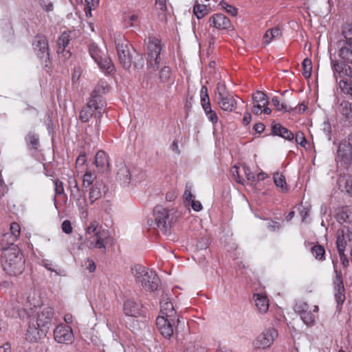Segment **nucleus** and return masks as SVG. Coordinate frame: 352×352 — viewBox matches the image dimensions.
Wrapping results in <instances>:
<instances>
[{
  "instance_id": "nucleus-11",
  "label": "nucleus",
  "mask_w": 352,
  "mask_h": 352,
  "mask_svg": "<svg viewBox=\"0 0 352 352\" xmlns=\"http://www.w3.org/2000/svg\"><path fill=\"white\" fill-rule=\"evenodd\" d=\"M278 336V331L274 327H270L257 337L255 345L263 349L267 348L274 343Z\"/></svg>"
},
{
  "instance_id": "nucleus-31",
  "label": "nucleus",
  "mask_w": 352,
  "mask_h": 352,
  "mask_svg": "<svg viewBox=\"0 0 352 352\" xmlns=\"http://www.w3.org/2000/svg\"><path fill=\"white\" fill-rule=\"evenodd\" d=\"M10 231V232L5 234L3 237L9 243L12 244L20 236L21 228L19 224L15 222L11 223Z\"/></svg>"
},
{
  "instance_id": "nucleus-23",
  "label": "nucleus",
  "mask_w": 352,
  "mask_h": 352,
  "mask_svg": "<svg viewBox=\"0 0 352 352\" xmlns=\"http://www.w3.org/2000/svg\"><path fill=\"white\" fill-rule=\"evenodd\" d=\"M46 330L39 328L36 324L30 323L25 334L26 340L31 342H38L45 334Z\"/></svg>"
},
{
  "instance_id": "nucleus-48",
  "label": "nucleus",
  "mask_w": 352,
  "mask_h": 352,
  "mask_svg": "<svg viewBox=\"0 0 352 352\" xmlns=\"http://www.w3.org/2000/svg\"><path fill=\"white\" fill-rule=\"evenodd\" d=\"M138 19V15L136 13H129L124 16L123 22L126 26H133Z\"/></svg>"
},
{
  "instance_id": "nucleus-25",
  "label": "nucleus",
  "mask_w": 352,
  "mask_h": 352,
  "mask_svg": "<svg viewBox=\"0 0 352 352\" xmlns=\"http://www.w3.org/2000/svg\"><path fill=\"white\" fill-rule=\"evenodd\" d=\"M338 56L344 62L352 64V43L340 41Z\"/></svg>"
},
{
  "instance_id": "nucleus-20",
  "label": "nucleus",
  "mask_w": 352,
  "mask_h": 352,
  "mask_svg": "<svg viewBox=\"0 0 352 352\" xmlns=\"http://www.w3.org/2000/svg\"><path fill=\"white\" fill-rule=\"evenodd\" d=\"M217 100L219 107L225 111L232 112L236 107V101L231 93L217 97Z\"/></svg>"
},
{
  "instance_id": "nucleus-45",
  "label": "nucleus",
  "mask_w": 352,
  "mask_h": 352,
  "mask_svg": "<svg viewBox=\"0 0 352 352\" xmlns=\"http://www.w3.org/2000/svg\"><path fill=\"white\" fill-rule=\"evenodd\" d=\"M160 79L162 82H167L171 80V69L168 66L163 67L160 71Z\"/></svg>"
},
{
  "instance_id": "nucleus-17",
  "label": "nucleus",
  "mask_w": 352,
  "mask_h": 352,
  "mask_svg": "<svg viewBox=\"0 0 352 352\" xmlns=\"http://www.w3.org/2000/svg\"><path fill=\"white\" fill-rule=\"evenodd\" d=\"M53 315L54 309L52 307H44L37 314L36 325L39 328L49 329Z\"/></svg>"
},
{
  "instance_id": "nucleus-53",
  "label": "nucleus",
  "mask_w": 352,
  "mask_h": 352,
  "mask_svg": "<svg viewBox=\"0 0 352 352\" xmlns=\"http://www.w3.org/2000/svg\"><path fill=\"white\" fill-rule=\"evenodd\" d=\"M89 54L96 62L99 61L100 58L102 57L100 50L94 45L89 47Z\"/></svg>"
},
{
  "instance_id": "nucleus-29",
  "label": "nucleus",
  "mask_w": 352,
  "mask_h": 352,
  "mask_svg": "<svg viewBox=\"0 0 352 352\" xmlns=\"http://www.w3.org/2000/svg\"><path fill=\"white\" fill-rule=\"evenodd\" d=\"M117 177L124 184H129L131 182V173L124 163L117 164Z\"/></svg>"
},
{
  "instance_id": "nucleus-2",
  "label": "nucleus",
  "mask_w": 352,
  "mask_h": 352,
  "mask_svg": "<svg viewBox=\"0 0 352 352\" xmlns=\"http://www.w3.org/2000/svg\"><path fill=\"white\" fill-rule=\"evenodd\" d=\"M106 104L105 100L89 98L80 111L79 118L82 122H87L91 118L94 119L96 133L99 131L101 118L105 111Z\"/></svg>"
},
{
  "instance_id": "nucleus-16",
  "label": "nucleus",
  "mask_w": 352,
  "mask_h": 352,
  "mask_svg": "<svg viewBox=\"0 0 352 352\" xmlns=\"http://www.w3.org/2000/svg\"><path fill=\"white\" fill-rule=\"evenodd\" d=\"M107 192V187L102 180H96L89 190V200L91 204L102 198Z\"/></svg>"
},
{
  "instance_id": "nucleus-61",
  "label": "nucleus",
  "mask_w": 352,
  "mask_h": 352,
  "mask_svg": "<svg viewBox=\"0 0 352 352\" xmlns=\"http://www.w3.org/2000/svg\"><path fill=\"white\" fill-rule=\"evenodd\" d=\"M62 230L66 234H70L72 232V227L70 221L65 220L62 223Z\"/></svg>"
},
{
  "instance_id": "nucleus-49",
  "label": "nucleus",
  "mask_w": 352,
  "mask_h": 352,
  "mask_svg": "<svg viewBox=\"0 0 352 352\" xmlns=\"http://www.w3.org/2000/svg\"><path fill=\"white\" fill-rule=\"evenodd\" d=\"M242 170L247 180L252 185H255L256 183V179L254 174L251 171L249 167L243 166Z\"/></svg>"
},
{
  "instance_id": "nucleus-27",
  "label": "nucleus",
  "mask_w": 352,
  "mask_h": 352,
  "mask_svg": "<svg viewBox=\"0 0 352 352\" xmlns=\"http://www.w3.org/2000/svg\"><path fill=\"white\" fill-rule=\"evenodd\" d=\"M253 299L259 313L262 314L267 313L269 309V300L267 297L262 294H256L254 295Z\"/></svg>"
},
{
  "instance_id": "nucleus-44",
  "label": "nucleus",
  "mask_w": 352,
  "mask_h": 352,
  "mask_svg": "<svg viewBox=\"0 0 352 352\" xmlns=\"http://www.w3.org/2000/svg\"><path fill=\"white\" fill-rule=\"evenodd\" d=\"M96 179V177L91 171L87 170L83 177L82 186L85 188L91 186Z\"/></svg>"
},
{
  "instance_id": "nucleus-47",
  "label": "nucleus",
  "mask_w": 352,
  "mask_h": 352,
  "mask_svg": "<svg viewBox=\"0 0 352 352\" xmlns=\"http://www.w3.org/2000/svg\"><path fill=\"white\" fill-rule=\"evenodd\" d=\"M25 140L28 143V144L31 146V148L32 149H37L38 145H39V140H38V137L37 135L36 134H34V133H29L26 138H25Z\"/></svg>"
},
{
  "instance_id": "nucleus-9",
  "label": "nucleus",
  "mask_w": 352,
  "mask_h": 352,
  "mask_svg": "<svg viewBox=\"0 0 352 352\" xmlns=\"http://www.w3.org/2000/svg\"><path fill=\"white\" fill-rule=\"evenodd\" d=\"M336 162L338 166L344 169H347L351 166L352 163V150H351L349 145L346 144H339Z\"/></svg>"
},
{
  "instance_id": "nucleus-57",
  "label": "nucleus",
  "mask_w": 352,
  "mask_h": 352,
  "mask_svg": "<svg viewBox=\"0 0 352 352\" xmlns=\"http://www.w3.org/2000/svg\"><path fill=\"white\" fill-rule=\"evenodd\" d=\"M98 0H85L87 7L85 8L86 15L91 16V10L98 3Z\"/></svg>"
},
{
  "instance_id": "nucleus-43",
  "label": "nucleus",
  "mask_w": 352,
  "mask_h": 352,
  "mask_svg": "<svg viewBox=\"0 0 352 352\" xmlns=\"http://www.w3.org/2000/svg\"><path fill=\"white\" fill-rule=\"evenodd\" d=\"M311 254L318 260L322 261L325 254L324 248L320 245H315L311 249Z\"/></svg>"
},
{
  "instance_id": "nucleus-7",
  "label": "nucleus",
  "mask_w": 352,
  "mask_h": 352,
  "mask_svg": "<svg viewBox=\"0 0 352 352\" xmlns=\"http://www.w3.org/2000/svg\"><path fill=\"white\" fill-rule=\"evenodd\" d=\"M118 60L122 66L125 69L130 68L132 63V55L130 52V44L124 38H118L116 40Z\"/></svg>"
},
{
  "instance_id": "nucleus-46",
  "label": "nucleus",
  "mask_w": 352,
  "mask_h": 352,
  "mask_svg": "<svg viewBox=\"0 0 352 352\" xmlns=\"http://www.w3.org/2000/svg\"><path fill=\"white\" fill-rule=\"evenodd\" d=\"M302 75L305 78H309L311 74L312 64L311 60L309 58L304 59L302 63Z\"/></svg>"
},
{
  "instance_id": "nucleus-19",
  "label": "nucleus",
  "mask_w": 352,
  "mask_h": 352,
  "mask_svg": "<svg viewBox=\"0 0 352 352\" xmlns=\"http://www.w3.org/2000/svg\"><path fill=\"white\" fill-rule=\"evenodd\" d=\"M70 199L76 203L79 212L82 214H87L88 205L87 203L85 194L82 190L80 189L78 190H74V192H71Z\"/></svg>"
},
{
  "instance_id": "nucleus-60",
  "label": "nucleus",
  "mask_w": 352,
  "mask_h": 352,
  "mask_svg": "<svg viewBox=\"0 0 352 352\" xmlns=\"http://www.w3.org/2000/svg\"><path fill=\"white\" fill-rule=\"evenodd\" d=\"M84 266L89 272H94L96 268L94 261L89 258L85 261Z\"/></svg>"
},
{
  "instance_id": "nucleus-14",
  "label": "nucleus",
  "mask_w": 352,
  "mask_h": 352,
  "mask_svg": "<svg viewBox=\"0 0 352 352\" xmlns=\"http://www.w3.org/2000/svg\"><path fill=\"white\" fill-rule=\"evenodd\" d=\"M109 231L104 229L86 242L89 244L90 248L105 250L106 245L109 242Z\"/></svg>"
},
{
  "instance_id": "nucleus-35",
  "label": "nucleus",
  "mask_w": 352,
  "mask_h": 352,
  "mask_svg": "<svg viewBox=\"0 0 352 352\" xmlns=\"http://www.w3.org/2000/svg\"><path fill=\"white\" fill-rule=\"evenodd\" d=\"M272 131L275 135L280 136L286 140H292L294 139V134L289 130L282 126L279 124L273 125Z\"/></svg>"
},
{
  "instance_id": "nucleus-30",
  "label": "nucleus",
  "mask_w": 352,
  "mask_h": 352,
  "mask_svg": "<svg viewBox=\"0 0 352 352\" xmlns=\"http://www.w3.org/2000/svg\"><path fill=\"white\" fill-rule=\"evenodd\" d=\"M349 240L344 239H336V247L340 256V261L344 267H347L349 265V261L344 254V250Z\"/></svg>"
},
{
  "instance_id": "nucleus-32",
  "label": "nucleus",
  "mask_w": 352,
  "mask_h": 352,
  "mask_svg": "<svg viewBox=\"0 0 352 352\" xmlns=\"http://www.w3.org/2000/svg\"><path fill=\"white\" fill-rule=\"evenodd\" d=\"M102 230L104 228L100 225L99 222L96 220L91 221L85 228V241H88Z\"/></svg>"
},
{
  "instance_id": "nucleus-21",
  "label": "nucleus",
  "mask_w": 352,
  "mask_h": 352,
  "mask_svg": "<svg viewBox=\"0 0 352 352\" xmlns=\"http://www.w3.org/2000/svg\"><path fill=\"white\" fill-rule=\"evenodd\" d=\"M209 22L211 26L219 30H229L231 22L228 18L222 14H215L210 18Z\"/></svg>"
},
{
  "instance_id": "nucleus-1",
  "label": "nucleus",
  "mask_w": 352,
  "mask_h": 352,
  "mask_svg": "<svg viewBox=\"0 0 352 352\" xmlns=\"http://www.w3.org/2000/svg\"><path fill=\"white\" fill-rule=\"evenodd\" d=\"M1 265L3 271L10 276H17L25 270V259L16 247L4 249L1 254Z\"/></svg>"
},
{
  "instance_id": "nucleus-34",
  "label": "nucleus",
  "mask_w": 352,
  "mask_h": 352,
  "mask_svg": "<svg viewBox=\"0 0 352 352\" xmlns=\"http://www.w3.org/2000/svg\"><path fill=\"white\" fill-rule=\"evenodd\" d=\"M331 65L333 71V75L336 81H339L338 78L342 79L346 75V65L339 63L338 60H332Z\"/></svg>"
},
{
  "instance_id": "nucleus-12",
  "label": "nucleus",
  "mask_w": 352,
  "mask_h": 352,
  "mask_svg": "<svg viewBox=\"0 0 352 352\" xmlns=\"http://www.w3.org/2000/svg\"><path fill=\"white\" fill-rule=\"evenodd\" d=\"M335 277L333 278L334 296L338 305H342L345 300L344 287L342 273L333 263Z\"/></svg>"
},
{
  "instance_id": "nucleus-22",
  "label": "nucleus",
  "mask_w": 352,
  "mask_h": 352,
  "mask_svg": "<svg viewBox=\"0 0 352 352\" xmlns=\"http://www.w3.org/2000/svg\"><path fill=\"white\" fill-rule=\"evenodd\" d=\"M309 306L306 302H302L296 307V311L299 312L300 316L305 324L311 326L315 322V316L311 311L308 310Z\"/></svg>"
},
{
  "instance_id": "nucleus-37",
  "label": "nucleus",
  "mask_w": 352,
  "mask_h": 352,
  "mask_svg": "<svg viewBox=\"0 0 352 352\" xmlns=\"http://www.w3.org/2000/svg\"><path fill=\"white\" fill-rule=\"evenodd\" d=\"M42 265L47 270L54 272L58 276H65L67 275L66 271L65 270L57 269V265L49 260H43L42 261Z\"/></svg>"
},
{
  "instance_id": "nucleus-8",
  "label": "nucleus",
  "mask_w": 352,
  "mask_h": 352,
  "mask_svg": "<svg viewBox=\"0 0 352 352\" xmlns=\"http://www.w3.org/2000/svg\"><path fill=\"white\" fill-rule=\"evenodd\" d=\"M147 48V67L155 71L158 69L160 61V55L162 50L160 41L156 38H153L149 41Z\"/></svg>"
},
{
  "instance_id": "nucleus-36",
  "label": "nucleus",
  "mask_w": 352,
  "mask_h": 352,
  "mask_svg": "<svg viewBox=\"0 0 352 352\" xmlns=\"http://www.w3.org/2000/svg\"><path fill=\"white\" fill-rule=\"evenodd\" d=\"M100 68L106 74H111L114 71V65L107 56L101 57L99 61L96 62Z\"/></svg>"
},
{
  "instance_id": "nucleus-59",
  "label": "nucleus",
  "mask_w": 352,
  "mask_h": 352,
  "mask_svg": "<svg viewBox=\"0 0 352 352\" xmlns=\"http://www.w3.org/2000/svg\"><path fill=\"white\" fill-rule=\"evenodd\" d=\"M217 98L222 96L223 95H226L229 94L230 92L226 89L225 85L219 82L217 85Z\"/></svg>"
},
{
  "instance_id": "nucleus-51",
  "label": "nucleus",
  "mask_w": 352,
  "mask_h": 352,
  "mask_svg": "<svg viewBox=\"0 0 352 352\" xmlns=\"http://www.w3.org/2000/svg\"><path fill=\"white\" fill-rule=\"evenodd\" d=\"M221 9H223L228 14L232 16H235L237 14V10L232 6L229 5L225 1H221L219 3Z\"/></svg>"
},
{
  "instance_id": "nucleus-64",
  "label": "nucleus",
  "mask_w": 352,
  "mask_h": 352,
  "mask_svg": "<svg viewBox=\"0 0 352 352\" xmlns=\"http://www.w3.org/2000/svg\"><path fill=\"white\" fill-rule=\"evenodd\" d=\"M155 4L158 9L162 12L166 11V0H155Z\"/></svg>"
},
{
  "instance_id": "nucleus-38",
  "label": "nucleus",
  "mask_w": 352,
  "mask_h": 352,
  "mask_svg": "<svg viewBox=\"0 0 352 352\" xmlns=\"http://www.w3.org/2000/svg\"><path fill=\"white\" fill-rule=\"evenodd\" d=\"M281 32L278 28H272L266 31L263 36V43L269 44L274 38L280 36Z\"/></svg>"
},
{
  "instance_id": "nucleus-13",
  "label": "nucleus",
  "mask_w": 352,
  "mask_h": 352,
  "mask_svg": "<svg viewBox=\"0 0 352 352\" xmlns=\"http://www.w3.org/2000/svg\"><path fill=\"white\" fill-rule=\"evenodd\" d=\"M201 104L207 116V118L213 124L218 122V116L215 111L211 109L209 96L208 94V89L206 86H202L200 91Z\"/></svg>"
},
{
  "instance_id": "nucleus-3",
  "label": "nucleus",
  "mask_w": 352,
  "mask_h": 352,
  "mask_svg": "<svg viewBox=\"0 0 352 352\" xmlns=\"http://www.w3.org/2000/svg\"><path fill=\"white\" fill-rule=\"evenodd\" d=\"M131 270L135 281L140 284L144 289L153 292L157 289L160 279L155 271L141 265L134 266Z\"/></svg>"
},
{
  "instance_id": "nucleus-52",
  "label": "nucleus",
  "mask_w": 352,
  "mask_h": 352,
  "mask_svg": "<svg viewBox=\"0 0 352 352\" xmlns=\"http://www.w3.org/2000/svg\"><path fill=\"white\" fill-rule=\"evenodd\" d=\"M230 171L235 181L239 184H243L244 182V178L241 175V171L239 170V167L234 166L231 168Z\"/></svg>"
},
{
  "instance_id": "nucleus-33",
  "label": "nucleus",
  "mask_w": 352,
  "mask_h": 352,
  "mask_svg": "<svg viewBox=\"0 0 352 352\" xmlns=\"http://www.w3.org/2000/svg\"><path fill=\"white\" fill-rule=\"evenodd\" d=\"M341 91L352 97V78L346 75L337 82Z\"/></svg>"
},
{
  "instance_id": "nucleus-50",
  "label": "nucleus",
  "mask_w": 352,
  "mask_h": 352,
  "mask_svg": "<svg viewBox=\"0 0 352 352\" xmlns=\"http://www.w3.org/2000/svg\"><path fill=\"white\" fill-rule=\"evenodd\" d=\"M193 12L197 19H201L207 14L206 7L205 5L197 4L193 8Z\"/></svg>"
},
{
  "instance_id": "nucleus-15",
  "label": "nucleus",
  "mask_w": 352,
  "mask_h": 352,
  "mask_svg": "<svg viewBox=\"0 0 352 352\" xmlns=\"http://www.w3.org/2000/svg\"><path fill=\"white\" fill-rule=\"evenodd\" d=\"M159 316L170 318V320H172L171 318H180L166 294L163 296L160 302V315Z\"/></svg>"
},
{
  "instance_id": "nucleus-56",
  "label": "nucleus",
  "mask_w": 352,
  "mask_h": 352,
  "mask_svg": "<svg viewBox=\"0 0 352 352\" xmlns=\"http://www.w3.org/2000/svg\"><path fill=\"white\" fill-rule=\"evenodd\" d=\"M68 185H69L70 193L72 192H74V190H80V188L78 185V182H77L76 179L73 177H69Z\"/></svg>"
},
{
  "instance_id": "nucleus-4",
  "label": "nucleus",
  "mask_w": 352,
  "mask_h": 352,
  "mask_svg": "<svg viewBox=\"0 0 352 352\" xmlns=\"http://www.w3.org/2000/svg\"><path fill=\"white\" fill-rule=\"evenodd\" d=\"M153 220H149L148 223L158 232L165 234L170 229L173 217L170 211L162 206H157L153 210Z\"/></svg>"
},
{
  "instance_id": "nucleus-63",
  "label": "nucleus",
  "mask_w": 352,
  "mask_h": 352,
  "mask_svg": "<svg viewBox=\"0 0 352 352\" xmlns=\"http://www.w3.org/2000/svg\"><path fill=\"white\" fill-rule=\"evenodd\" d=\"M345 190L346 192L352 196V178L349 177L345 181L344 185Z\"/></svg>"
},
{
  "instance_id": "nucleus-42",
  "label": "nucleus",
  "mask_w": 352,
  "mask_h": 352,
  "mask_svg": "<svg viewBox=\"0 0 352 352\" xmlns=\"http://www.w3.org/2000/svg\"><path fill=\"white\" fill-rule=\"evenodd\" d=\"M252 100L254 103L261 104L267 106L268 104V100L266 98V95L260 91H257L252 95Z\"/></svg>"
},
{
  "instance_id": "nucleus-41",
  "label": "nucleus",
  "mask_w": 352,
  "mask_h": 352,
  "mask_svg": "<svg viewBox=\"0 0 352 352\" xmlns=\"http://www.w3.org/2000/svg\"><path fill=\"white\" fill-rule=\"evenodd\" d=\"M70 41V34L68 32H63L58 41V54L60 53L61 48H65Z\"/></svg>"
},
{
  "instance_id": "nucleus-58",
  "label": "nucleus",
  "mask_w": 352,
  "mask_h": 352,
  "mask_svg": "<svg viewBox=\"0 0 352 352\" xmlns=\"http://www.w3.org/2000/svg\"><path fill=\"white\" fill-rule=\"evenodd\" d=\"M296 142L297 144L301 145L303 147H305V145L307 144V140L302 132H298L296 135L295 138Z\"/></svg>"
},
{
  "instance_id": "nucleus-39",
  "label": "nucleus",
  "mask_w": 352,
  "mask_h": 352,
  "mask_svg": "<svg viewBox=\"0 0 352 352\" xmlns=\"http://www.w3.org/2000/svg\"><path fill=\"white\" fill-rule=\"evenodd\" d=\"M338 111L344 118H348L352 113L351 104L348 101H342L338 108Z\"/></svg>"
},
{
  "instance_id": "nucleus-40",
  "label": "nucleus",
  "mask_w": 352,
  "mask_h": 352,
  "mask_svg": "<svg viewBox=\"0 0 352 352\" xmlns=\"http://www.w3.org/2000/svg\"><path fill=\"white\" fill-rule=\"evenodd\" d=\"M273 179L277 187L280 188L283 191L287 190V183L285 177L282 174L275 173L273 175Z\"/></svg>"
},
{
  "instance_id": "nucleus-54",
  "label": "nucleus",
  "mask_w": 352,
  "mask_h": 352,
  "mask_svg": "<svg viewBox=\"0 0 352 352\" xmlns=\"http://www.w3.org/2000/svg\"><path fill=\"white\" fill-rule=\"evenodd\" d=\"M342 34L344 37L342 41L352 43V25L345 26L342 30Z\"/></svg>"
},
{
  "instance_id": "nucleus-62",
  "label": "nucleus",
  "mask_w": 352,
  "mask_h": 352,
  "mask_svg": "<svg viewBox=\"0 0 352 352\" xmlns=\"http://www.w3.org/2000/svg\"><path fill=\"white\" fill-rule=\"evenodd\" d=\"M55 192L56 195H62L64 192L63 182L58 180L54 182Z\"/></svg>"
},
{
  "instance_id": "nucleus-26",
  "label": "nucleus",
  "mask_w": 352,
  "mask_h": 352,
  "mask_svg": "<svg viewBox=\"0 0 352 352\" xmlns=\"http://www.w3.org/2000/svg\"><path fill=\"white\" fill-rule=\"evenodd\" d=\"M95 165L100 172H105L109 167V159L105 152L99 151L95 157Z\"/></svg>"
},
{
  "instance_id": "nucleus-6",
  "label": "nucleus",
  "mask_w": 352,
  "mask_h": 352,
  "mask_svg": "<svg viewBox=\"0 0 352 352\" xmlns=\"http://www.w3.org/2000/svg\"><path fill=\"white\" fill-rule=\"evenodd\" d=\"M170 318L158 316L156 319V325L160 333L166 339H169L177 332V328L181 323L180 318Z\"/></svg>"
},
{
  "instance_id": "nucleus-10",
  "label": "nucleus",
  "mask_w": 352,
  "mask_h": 352,
  "mask_svg": "<svg viewBox=\"0 0 352 352\" xmlns=\"http://www.w3.org/2000/svg\"><path fill=\"white\" fill-rule=\"evenodd\" d=\"M54 340L61 344H69L74 340L72 329L70 326L60 324L54 330Z\"/></svg>"
},
{
  "instance_id": "nucleus-5",
  "label": "nucleus",
  "mask_w": 352,
  "mask_h": 352,
  "mask_svg": "<svg viewBox=\"0 0 352 352\" xmlns=\"http://www.w3.org/2000/svg\"><path fill=\"white\" fill-rule=\"evenodd\" d=\"M336 218L342 226L337 232V239L352 241V208L344 206L338 208Z\"/></svg>"
},
{
  "instance_id": "nucleus-18",
  "label": "nucleus",
  "mask_w": 352,
  "mask_h": 352,
  "mask_svg": "<svg viewBox=\"0 0 352 352\" xmlns=\"http://www.w3.org/2000/svg\"><path fill=\"white\" fill-rule=\"evenodd\" d=\"M33 45L34 51L39 58L45 60L49 58L48 43L45 37L36 36Z\"/></svg>"
},
{
  "instance_id": "nucleus-28",
  "label": "nucleus",
  "mask_w": 352,
  "mask_h": 352,
  "mask_svg": "<svg viewBox=\"0 0 352 352\" xmlns=\"http://www.w3.org/2000/svg\"><path fill=\"white\" fill-rule=\"evenodd\" d=\"M109 87L108 83L105 80H100L92 91L90 98L104 100L102 95L107 94L109 91Z\"/></svg>"
},
{
  "instance_id": "nucleus-55",
  "label": "nucleus",
  "mask_w": 352,
  "mask_h": 352,
  "mask_svg": "<svg viewBox=\"0 0 352 352\" xmlns=\"http://www.w3.org/2000/svg\"><path fill=\"white\" fill-rule=\"evenodd\" d=\"M272 102L276 107V109L278 111H290L291 110L293 109L292 108L287 109L285 104H280V101L278 97L272 98Z\"/></svg>"
},
{
  "instance_id": "nucleus-24",
  "label": "nucleus",
  "mask_w": 352,
  "mask_h": 352,
  "mask_svg": "<svg viewBox=\"0 0 352 352\" xmlns=\"http://www.w3.org/2000/svg\"><path fill=\"white\" fill-rule=\"evenodd\" d=\"M123 310L125 315L131 317H138L142 314V305L131 299L124 302Z\"/></svg>"
}]
</instances>
